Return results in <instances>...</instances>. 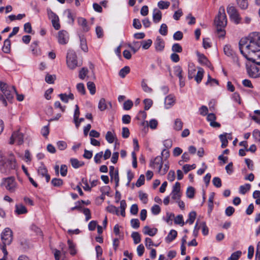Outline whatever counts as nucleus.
I'll return each instance as SVG.
<instances>
[{"instance_id": "052dcab7", "label": "nucleus", "mask_w": 260, "mask_h": 260, "mask_svg": "<svg viewBox=\"0 0 260 260\" xmlns=\"http://www.w3.org/2000/svg\"><path fill=\"white\" fill-rule=\"evenodd\" d=\"M139 197L141 201L144 204H146L148 202L147 194L141 191L139 192Z\"/></svg>"}, {"instance_id": "412c9836", "label": "nucleus", "mask_w": 260, "mask_h": 260, "mask_svg": "<svg viewBox=\"0 0 260 260\" xmlns=\"http://www.w3.org/2000/svg\"><path fill=\"white\" fill-rule=\"evenodd\" d=\"M15 212L16 214L20 215L26 213L27 212V210L24 205L20 204L16 205Z\"/></svg>"}, {"instance_id": "4c0bfd02", "label": "nucleus", "mask_w": 260, "mask_h": 260, "mask_svg": "<svg viewBox=\"0 0 260 260\" xmlns=\"http://www.w3.org/2000/svg\"><path fill=\"white\" fill-rule=\"evenodd\" d=\"M152 44V41L151 39L143 40L141 42V45L144 49H148Z\"/></svg>"}, {"instance_id": "72a5a7b5", "label": "nucleus", "mask_w": 260, "mask_h": 260, "mask_svg": "<svg viewBox=\"0 0 260 260\" xmlns=\"http://www.w3.org/2000/svg\"><path fill=\"white\" fill-rule=\"evenodd\" d=\"M79 115H80L79 108L77 105H76L75 109V111H74V121L75 123L76 126L77 127H79V124H77V120H78Z\"/></svg>"}, {"instance_id": "3c124183", "label": "nucleus", "mask_w": 260, "mask_h": 260, "mask_svg": "<svg viewBox=\"0 0 260 260\" xmlns=\"http://www.w3.org/2000/svg\"><path fill=\"white\" fill-rule=\"evenodd\" d=\"M170 5V3L169 2H165V1H159L158 3V7L160 9H165L169 8Z\"/></svg>"}, {"instance_id": "69168bd1", "label": "nucleus", "mask_w": 260, "mask_h": 260, "mask_svg": "<svg viewBox=\"0 0 260 260\" xmlns=\"http://www.w3.org/2000/svg\"><path fill=\"white\" fill-rule=\"evenodd\" d=\"M57 148L60 150H64L67 147V144L65 141H59L57 143Z\"/></svg>"}, {"instance_id": "423d86ee", "label": "nucleus", "mask_w": 260, "mask_h": 260, "mask_svg": "<svg viewBox=\"0 0 260 260\" xmlns=\"http://www.w3.org/2000/svg\"><path fill=\"white\" fill-rule=\"evenodd\" d=\"M2 185L4 186L10 192H14L17 188V183L14 177L3 178Z\"/></svg>"}, {"instance_id": "4468645a", "label": "nucleus", "mask_w": 260, "mask_h": 260, "mask_svg": "<svg viewBox=\"0 0 260 260\" xmlns=\"http://www.w3.org/2000/svg\"><path fill=\"white\" fill-rule=\"evenodd\" d=\"M163 160L162 157L161 156H157L154 159H151L150 162V166L156 168L158 170L162 168Z\"/></svg>"}, {"instance_id": "6e6552de", "label": "nucleus", "mask_w": 260, "mask_h": 260, "mask_svg": "<svg viewBox=\"0 0 260 260\" xmlns=\"http://www.w3.org/2000/svg\"><path fill=\"white\" fill-rule=\"evenodd\" d=\"M223 51L226 56L231 57L233 61L235 62L238 66H240L239 58L237 57L235 51L232 48L231 45H225L223 48Z\"/></svg>"}, {"instance_id": "a878e982", "label": "nucleus", "mask_w": 260, "mask_h": 260, "mask_svg": "<svg viewBox=\"0 0 260 260\" xmlns=\"http://www.w3.org/2000/svg\"><path fill=\"white\" fill-rule=\"evenodd\" d=\"M236 3L238 6L242 10H246L248 7L247 0H236Z\"/></svg>"}, {"instance_id": "f257e3e1", "label": "nucleus", "mask_w": 260, "mask_h": 260, "mask_svg": "<svg viewBox=\"0 0 260 260\" xmlns=\"http://www.w3.org/2000/svg\"><path fill=\"white\" fill-rule=\"evenodd\" d=\"M17 168L16 158L12 152L9 153L8 157L3 156L0 151V170L2 173L9 174L10 171L15 170Z\"/></svg>"}, {"instance_id": "ddd939ff", "label": "nucleus", "mask_w": 260, "mask_h": 260, "mask_svg": "<svg viewBox=\"0 0 260 260\" xmlns=\"http://www.w3.org/2000/svg\"><path fill=\"white\" fill-rule=\"evenodd\" d=\"M69 35L68 31L61 30L58 31L57 40L59 44L61 45L67 44L69 41Z\"/></svg>"}, {"instance_id": "473e14b6", "label": "nucleus", "mask_w": 260, "mask_h": 260, "mask_svg": "<svg viewBox=\"0 0 260 260\" xmlns=\"http://www.w3.org/2000/svg\"><path fill=\"white\" fill-rule=\"evenodd\" d=\"M196 72V68L193 64L189 65L188 71V78L189 79H192L194 77Z\"/></svg>"}, {"instance_id": "5fc2aeb1", "label": "nucleus", "mask_w": 260, "mask_h": 260, "mask_svg": "<svg viewBox=\"0 0 260 260\" xmlns=\"http://www.w3.org/2000/svg\"><path fill=\"white\" fill-rule=\"evenodd\" d=\"M47 14L49 18L51 19V21L59 18L58 16L55 13L53 12L50 9H47Z\"/></svg>"}, {"instance_id": "e2e57ef3", "label": "nucleus", "mask_w": 260, "mask_h": 260, "mask_svg": "<svg viewBox=\"0 0 260 260\" xmlns=\"http://www.w3.org/2000/svg\"><path fill=\"white\" fill-rule=\"evenodd\" d=\"M133 106V102L130 100H127L123 104V109L125 110H129L132 108Z\"/></svg>"}, {"instance_id": "a18cd8bd", "label": "nucleus", "mask_w": 260, "mask_h": 260, "mask_svg": "<svg viewBox=\"0 0 260 260\" xmlns=\"http://www.w3.org/2000/svg\"><path fill=\"white\" fill-rule=\"evenodd\" d=\"M126 208V203L125 200H123L120 201V214L122 216L125 217V210Z\"/></svg>"}, {"instance_id": "58836bf2", "label": "nucleus", "mask_w": 260, "mask_h": 260, "mask_svg": "<svg viewBox=\"0 0 260 260\" xmlns=\"http://www.w3.org/2000/svg\"><path fill=\"white\" fill-rule=\"evenodd\" d=\"M250 187L251 185L250 184H245L244 185H241L240 186L239 191L241 194H244L246 192L250 190Z\"/></svg>"}, {"instance_id": "49530a36", "label": "nucleus", "mask_w": 260, "mask_h": 260, "mask_svg": "<svg viewBox=\"0 0 260 260\" xmlns=\"http://www.w3.org/2000/svg\"><path fill=\"white\" fill-rule=\"evenodd\" d=\"M88 73V70L87 69V68L83 67L79 71V77L81 79L83 80L85 78V77L86 76Z\"/></svg>"}, {"instance_id": "6e6d98bb", "label": "nucleus", "mask_w": 260, "mask_h": 260, "mask_svg": "<svg viewBox=\"0 0 260 260\" xmlns=\"http://www.w3.org/2000/svg\"><path fill=\"white\" fill-rule=\"evenodd\" d=\"M20 244L21 246V248L23 249L26 250L29 248V242L26 239H21Z\"/></svg>"}, {"instance_id": "338daca9", "label": "nucleus", "mask_w": 260, "mask_h": 260, "mask_svg": "<svg viewBox=\"0 0 260 260\" xmlns=\"http://www.w3.org/2000/svg\"><path fill=\"white\" fill-rule=\"evenodd\" d=\"M174 222L177 224H182V225H184V222L183 221L182 215H177L174 219Z\"/></svg>"}, {"instance_id": "603ef678", "label": "nucleus", "mask_w": 260, "mask_h": 260, "mask_svg": "<svg viewBox=\"0 0 260 260\" xmlns=\"http://www.w3.org/2000/svg\"><path fill=\"white\" fill-rule=\"evenodd\" d=\"M141 86L143 91L145 92L150 93L152 91V89L147 85L144 79L142 81Z\"/></svg>"}, {"instance_id": "f8f14e48", "label": "nucleus", "mask_w": 260, "mask_h": 260, "mask_svg": "<svg viewBox=\"0 0 260 260\" xmlns=\"http://www.w3.org/2000/svg\"><path fill=\"white\" fill-rule=\"evenodd\" d=\"M15 141L17 143L18 145H21L23 143V135L18 131L14 132L12 134L10 138V144H13Z\"/></svg>"}, {"instance_id": "1a4fd4ad", "label": "nucleus", "mask_w": 260, "mask_h": 260, "mask_svg": "<svg viewBox=\"0 0 260 260\" xmlns=\"http://www.w3.org/2000/svg\"><path fill=\"white\" fill-rule=\"evenodd\" d=\"M227 13L229 15L230 18L236 24H238L240 22V16L237 10L235 7L228 6L227 8Z\"/></svg>"}, {"instance_id": "4d7b16f0", "label": "nucleus", "mask_w": 260, "mask_h": 260, "mask_svg": "<svg viewBox=\"0 0 260 260\" xmlns=\"http://www.w3.org/2000/svg\"><path fill=\"white\" fill-rule=\"evenodd\" d=\"M143 103L145 105L144 109L145 110H148L152 106L153 102L150 99H146L143 101Z\"/></svg>"}, {"instance_id": "4be33fe9", "label": "nucleus", "mask_w": 260, "mask_h": 260, "mask_svg": "<svg viewBox=\"0 0 260 260\" xmlns=\"http://www.w3.org/2000/svg\"><path fill=\"white\" fill-rule=\"evenodd\" d=\"M11 49V41L10 39H6L4 43V46L2 48L3 51L5 53H9Z\"/></svg>"}, {"instance_id": "9b49d317", "label": "nucleus", "mask_w": 260, "mask_h": 260, "mask_svg": "<svg viewBox=\"0 0 260 260\" xmlns=\"http://www.w3.org/2000/svg\"><path fill=\"white\" fill-rule=\"evenodd\" d=\"M246 69L247 74L250 77L256 78L260 77L259 68L255 64L247 65Z\"/></svg>"}, {"instance_id": "13d9d810", "label": "nucleus", "mask_w": 260, "mask_h": 260, "mask_svg": "<svg viewBox=\"0 0 260 260\" xmlns=\"http://www.w3.org/2000/svg\"><path fill=\"white\" fill-rule=\"evenodd\" d=\"M169 169V165L168 162L167 164H165L164 165V167L162 166V168L158 169V173H159L161 175H164L168 172Z\"/></svg>"}, {"instance_id": "864d4df0", "label": "nucleus", "mask_w": 260, "mask_h": 260, "mask_svg": "<svg viewBox=\"0 0 260 260\" xmlns=\"http://www.w3.org/2000/svg\"><path fill=\"white\" fill-rule=\"evenodd\" d=\"M56 79V76L49 75L47 74L45 77V81L49 84H52Z\"/></svg>"}, {"instance_id": "680f3d73", "label": "nucleus", "mask_w": 260, "mask_h": 260, "mask_svg": "<svg viewBox=\"0 0 260 260\" xmlns=\"http://www.w3.org/2000/svg\"><path fill=\"white\" fill-rule=\"evenodd\" d=\"M159 32L161 35L166 36L168 33L167 25L165 23L162 24L160 26Z\"/></svg>"}, {"instance_id": "c756f323", "label": "nucleus", "mask_w": 260, "mask_h": 260, "mask_svg": "<svg viewBox=\"0 0 260 260\" xmlns=\"http://www.w3.org/2000/svg\"><path fill=\"white\" fill-rule=\"evenodd\" d=\"M227 135L228 134L226 133H225L219 136V139L221 142V147L222 148H224L228 146V141L226 137Z\"/></svg>"}, {"instance_id": "39448f33", "label": "nucleus", "mask_w": 260, "mask_h": 260, "mask_svg": "<svg viewBox=\"0 0 260 260\" xmlns=\"http://www.w3.org/2000/svg\"><path fill=\"white\" fill-rule=\"evenodd\" d=\"M76 52L73 50H69L66 57L67 64L69 69L74 70L77 67H80L82 63L78 62Z\"/></svg>"}, {"instance_id": "79ce46f5", "label": "nucleus", "mask_w": 260, "mask_h": 260, "mask_svg": "<svg viewBox=\"0 0 260 260\" xmlns=\"http://www.w3.org/2000/svg\"><path fill=\"white\" fill-rule=\"evenodd\" d=\"M132 237L133 239L135 244H138L141 242V237L139 233L137 232H134L132 234Z\"/></svg>"}, {"instance_id": "a211bd4d", "label": "nucleus", "mask_w": 260, "mask_h": 260, "mask_svg": "<svg viewBox=\"0 0 260 260\" xmlns=\"http://www.w3.org/2000/svg\"><path fill=\"white\" fill-rule=\"evenodd\" d=\"M77 21L78 24L82 27L83 31L87 32L89 30V27L87 25V22L85 18L79 17Z\"/></svg>"}, {"instance_id": "0eeeda50", "label": "nucleus", "mask_w": 260, "mask_h": 260, "mask_svg": "<svg viewBox=\"0 0 260 260\" xmlns=\"http://www.w3.org/2000/svg\"><path fill=\"white\" fill-rule=\"evenodd\" d=\"M1 239L3 243L2 246H6L10 245L13 240L12 231L9 228H6L1 234Z\"/></svg>"}, {"instance_id": "774afa93", "label": "nucleus", "mask_w": 260, "mask_h": 260, "mask_svg": "<svg viewBox=\"0 0 260 260\" xmlns=\"http://www.w3.org/2000/svg\"><path fill=\"white\" fill-rule=\"evenodd\" d=\"M255 260H260V242L257 245Z\"/></svg>"}, {"instance_id": "de8ad7c7", "label": "nucleus", "mask_w": 260, "mask_h": 260, "mask_svg": "<svg viewBox=\"0 0 260 260\" xmlns=\"http://www.w3.org/2000/svg\"><path fill=\"white\" fill-rule=\"evenodd\" d=\"M242 254L241 251H237L233 253L228 260H238Z\"/></svg>"}, {"instance_id": "37998d69", "label": "nucleus", "mask_w": 260, "mask_h": 260, "mask_svg": "<svg viewBox=\"0 0 260 260\" xmlns=\"http://www.w3.org/2000/svg\"><path fill=\"white\" fill-rule=\"evenodd\" d=\"M196 215L197 214L195 211L190 212L188 215V219L186 220V223H189L190 224H192L196 218Z\"/></svg>"}, {"instance_id": "bb28decb", "label": "nucleus", "mask_w": 260, "mask_h": 260, "mask_svg": "<svg viewBox=\"0 0 260 260\" xmlns=\"http://www.w3.org/2000/svg\"><path fill=\"white\" fill-rule=\"evenodd\" d=\"M199 70L196 76H194V79L198 83H200L203 77L204 70L201 68H199Z\"/></svg>"}, {"instance_id": "393cba45", "label": "nucleus", "mask_w": 260, "mask_h": 260, "mask_svg": "<svg viewBox=\"0 0 260 260\" xmlns=\"http://www.w3.org/2000/svg\"><path fill=\"white\" fill-rule=\"evenodd\" d=\"M214 197V193L211 192L210 194L209 199H208V213H210L213 208V200Z\"/></svg>"}, {"instance_id": "6ab92c4d", "label": "nucleus", "mask_w": 260, "mask_h": 260, "mask_svg": "<svg viewBox=\"0 0 260 260\" xmlns=\"http://www.w3.org/2000/svg\"><path fill=\"white\" fill-rule=\"evenodd\" d=\"M199 62L202 64L208 67L210 66V62L207 58L203 54H198Z\"/></svg>"}, {"instance_id": "09e8293b", "label": "nucleus", "mask_w": 260, "mask_h": 260, "mask_svg": "<svg viewBox=\"0 0 260 260\" xmlns=\"http://www.w3.org/2000/svg\"><path fill=\"white\" fill-rule=\"evenodd\" d=\"M107 211L109 213L116 214L117 215L119 214L118 208L112 205H109L107 207Z\"/></svg>"}, {"instance_id": "7c9ffc66", "label": "nucleus", "mask_w": 260, "mask_h": 260, "mask_svg": "<svg viewBox=\"0 0 260 260\" xmlns=\"http://www.w3.org/2000/svg\"><path fill=\"white\" fill-rule=\"evenodd\" d=\"M183 123L179 118H177L175 120L174 129L176 131H179L182 129Z\"/></svg>"}, {"instance_id": "f704fd0d", "label": "nucleus", "mask_w": 260, "mask_h": 260, "mask_svg": "<svg viewBox=\"0 0 260 260\" xmlns=\"http://www.w3.org/2000/svg\"><path fill=\"white\" fill-rule=\"evenodd\" d=\"M174 74L178 77L179 79H183V76L182 75V70L180 66H177L174 68Z\"/></svg>"}, {"instance_id": "c85d7f7f", "label": "nucleus", "mask_w": 260, "mask_h": 260, "mask_svg": "<svg viewBox=\"0 0 260 260\" xmlns=\"http://www.w3.org/2000/svg\"><path fill=\"white\" fill-rule=\"evenodd\" d=\"M174 100L171 95L167 96L165 100V104L166 109L170 108L174 104Z\"/></svg>"}, {"instance_id": "ea45409f", "label": "nucleus", "mask_w": 260, "mask_h": 260, "mask_svg": "<svg viewBox=\"0 0 260 260\" xmlns=\"http://www.w3.org/2000/svg\"><path fill=\"white\" fill-rule=\"evenodd\" d=\"M87 87L91 94L93 95L95 93V85L93 82H87Z\"/></svg>"}, {"instance_id": "e433bc0d", "label": "nucleus", "mask_w": 260, "mask_h": 260, "mask_svg": "<svg viewBox=\"0 0 260 260\" xmlns=\"http://www.w3.org/2000/svg\"><path fill=\"white\" fill-rule=\"evenodd\" d=\"M130 72V68L128 66H125L121 69L119 72V75L121 78H124L125 76Z\"/></svg>"}, {"instance_id": "cd10ccee", "label": "nucleus", "mask_w": 260, "mask_h": 260, "mask_svg": "<svg viewBox=\"0 0 260 260\" xmlns=\"http://www.w3.org/2000/svg\"><path fill=\"white\" fill-rule=\"evenodd\" d=\"M105 138L108 143H112L114 142L115 139H116V137L114 134L110 131H108L106 135Z\"/></svg>"}, {"instance_id": "2f4dec72", "label": "nucleus", "mask_w": 260, "mask_h": 260, "mask_svg": "<svg viewBox=\"0 0 260 260\" xmlns=\"http://www.w3.org/2000/svg\"><path fill=\"white\" fill-rule=\"evenodd\" d=\"M68 244L69 245V249L70 253L71 255H74L76 254V250L75 249V245L71 240H68Z\"/></svg>"}, {"instance_id": "c9c22d12", "label": "nucleus", "mask_w": 260, "mask_h": 260, "mask_svg": "<svg viewBox=\"0 0 260 260\" xmlns=\"http://www.w3.org/2000/svg\"><path fill=\"white\" fill-rule=\"evenodd\" d=\"M98 108L101 111H103L107 108V105L105 99L102 98L100 99L98 104Z\"/></svg>"}, {"instance_id": "8fccbe9b", "label": "nucleus", "mask_w": 260, "mask_h": 260, "mask_svg": "<svg viewBox=\"0 0 260 260\" xmlns=\"http://www.w3.org/2000/svg\"><path fill=\"white\" fill-rule=\"evenodd\" d=\"M195 189L193 187L190 186L187 188L186 190V196L190 199L194 197Z\"/></svg>"}, {"instance_id": "dca6fc26", "label": "nucleus", "mask_w": 260, "mask_h": 260, "mask_svg": "<svg viewBox=\"0 0 260 260\" xmlns=\"http://www.w3.org/2000/svg\"><path fill=\"white\" fill-rule=\"evenodd\" d=\"M249 41L247 39H241L239 43V49L241 53L246 58L247 55L246 53H247L246 50V46L248 45Z\"/></svg>"}, {"instance_id": "a19ab883", "label": "nucleus", "mask_w": 260, "mask_h": 260, "mask_svg": "<svg viewBox=\"0 0 260 260\" xmlns=\"http://www.w3.org/2000/svg\"><path fill=\"white\" fill-rule=\"evenodd\" d=\"M51 184L54 187H60L63 184V181L61 179L54 178L52 179Z\"/></svg>"}, {"instance_id": "5701e85b", "label": "nucleus", "mask_w": 260, "mask_h": 260, "mask_svg": "<svg viewBox=\"0 0 260 260\" xmlns=\"http://www.w3.org/2000/svg\"><path fill=\"white\" fill-rule=\"evenodd\" d=\"M177 236V232L176 231L174 230H172L170 231L169 233L168 234L167 237H166V241L168 243H170L174 240Z\"/></svg>"}, {"instance_id": "7ed1b4c3", "label": "nucleus", "mask_w": 260, "mask_h": 260, "mask_svg": "<svg viewBox=\"0 0 260 260\" xmlns=\"http://www.w3.org/2000/svg\"><path fill=\"white\" fill-rule=\"evenodd\" d=\"M0 89L2 93H0V100L5 106H7V102L4 96L9 102H11L14 98L16 89L14 86H8L6 83L0 81Z\"/></svg>"}, {"instance_id": "b1692460", "label": "nucleus", "mask_w": 260, "mask_h": 260, "mask_svg": "<svg viewBox=\"0 0 260 260\" xmlns=\"http://www.w3.org/2000/svg\"><path fill=\"white\" fill-rule=\"evenodd\" d=\"M70 162L72 167L75 169H77L84 165L83 161H79L77 158H71Z\"/></svg>"}, {"instance_id": "c03bdc74", "label": "nucleus", "mask_w": 260, "mask_h": 260, "mask_svg": "<svg viewBox=\"0 0 260 260\" xmlns=\"http://www.w3.org/2000/svg\"><path fill=\"white\" fill-rule=\"evenodd\" d=\"M38 172L39 174L41 175L42 177H44L47 174L48 171L43 163H42L41 166L39 167Z\"/></svg>"}, {"instance_id": "0e129e2a", "label": "nucleus", "mask_w": 260, "mask_h": 260, "mask_svg": "<svg viewBox=\"0 0 260 260\" xmlns=\"http://www.w3.org/2000/svg\"><path fill=\"white\" fill-rule=\"evenodd\" d=\"M67 12L68 13L67 17L69 19V23L73 24L75 20V15H74V14H73L71 11L69 9L67 10Z\"/></svg>"}, {"instance_id": "20e7f679", "label": "nucleus", "mask_w": 260, "mask_h": 260, "mask_svg": "<svg viewBox=\"0 0 260 260\" xmlns=\"http://www.w3.org/2000/svg\"><path fill=\"white\" fill-rule=\"evenodd\" d=\"M248 45L246 46V52H253L260 50V32H253L248 38Z\"/></svg>"}, {"instance_id": "f03ea898", "label": "nucleus", "mask_w": 260, "mask_h": 260, "mask_svg": "<svg viewBox=\"0 0 260 260\" xmlns=\"http://www.w3.org/2000/svg\"><path fill=\"white\" fill-rule=\"evenodd\" d=\"M214 23L219 37H223L225 35L224 28L226 25L227 19L223 6L220 7L217 16L215 18Z\"/></svg>"}, {"instance_id": "f3484780", "label": "nucleus", "mask_w": 260, "mask_h": 260, "mask_svg": "<svg viewBox=\"0 0 260 260\" xmlns=\"http://www.w3.org/2000/svg\"><path fill=\"white\" fill-rule=\"evenodd\" d=\"M152 17L154 23H158L161 20L162 18V14L161 11L157 9H154L153 12Z\"/></svg>"}, {"instance_id": "aec40b11", "label": "nucleus", "mask_w": 260, "mask_h": 260, "mask_svg": "<svg viewBox=\"0 0 260 260\" xmlns=\"http://www.w3.org/2000/svg\"><path fill=\"white\" fill-rule=\"evenodd\" d=\"M157 232V229H150L148 226L146 225L143 229V233L145 235H148L150 236H154Z\"/></svg>"}, {"instance_id": "9d476101", "label": "nucleus", "mask_w": 260, "mask_h": 260, "mask_svg": "<svg viewBox=\"0 0 260 260\" xmlns=\"http://www.w3.org/2000/svg\"><path fill=\"white\" fill-rule=\"evenodd\" d=\"M246 54L247 55L246 58L247 60L260 66V50L250 52V53L248 52Z\"/></svg>"}, {"instance_id": "2eb2a0df", "label": "nucleus", "mask_w": 260, "mask_h": 260, "mask_svg": "<svg viewBox=\"0 0 260 260\" xmlns=\"http://www.w3.org/2000/svg\"><path fill=\"white\" fill-rule=\"evenodd\" d=\"M154 45L156 52H162L165 48V43L160 37H157L154 41Z\"/></svg>"}, {"instance_id": "bf43d9fd", "label": "nucleus", "mask_w": 260, "mask_h": 260, "mask_svg": "<svg viewBox=\"0 0 260 260\" xmlns=\"http://www.w3.org/2000/svg\"><path fill=\"white\" fill-rule=\"evenodd\" d=\"M172 50L175 53H181L182 51V48L179 44L175 43L172 46Z\"/></svg>"}]
</instances>
